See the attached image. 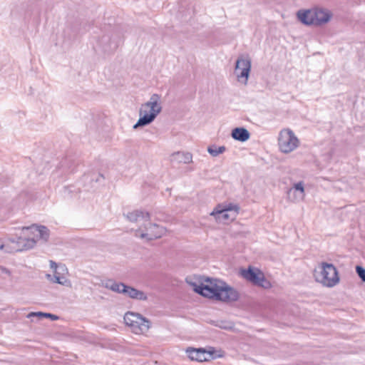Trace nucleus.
Wrapping results in <instances>:
<instances>
[{
	"mask_svg": "<svg viewBox=\"0 0 365 365\" xmlns=\"http://www.w3.org/2000/svg\"><path fill=\"white\" fill-rule=\"evenodd\" d=\"M193 290L198 294L223 302H236L240 298L239 292L225 282L206 277L200 284L191 282Z\"/></svg>",
	"mask_w": 365,
	"mask_h": 365,
	"instance_id": "obj_1",
	"label": "nucleus"
},
{
	"mask_svg": "<svg viewBox=\"0 0 365 365\" xmlns=\"http://www.w3.org/2000/svg\"><path fill=\"white\" fill-rule=\"evenodd\" d=\"M160 96L158 94H153L150 100L142 104L139 110L140 118L133 125V129L144 127L153 123L158 115L161 112Z\"/></svg>",
	"mask_w": 365,
	"mask_h": 365,
	"instance_id": "obj_2",
	"label": "nucleus"
},
{
	"mask_svg": "<svg viewBox=\"0 0 365 365\" xmlns=\"http://www.w3.org/2000/svg\"><path fill=\"white\" fill-rule=\"evenodd\" d=\"M320 271H315L314 277L317 282L327 287H333L339 282L338 271L333 264L322 262Z\"/></svg>",
	"mask_w": 365,
	"mask_h": 365,
	"instance_id": "obj_3",
	"label": "nucleus"
},
{
	"mask_svg": "<svg viewBox=\"0 0 365 365\" xmlns=\"http://www.w3.org/2000/svg\"><path fill=\"white\" fill-rule=\"evenodd\" d=\"M299 145V140L294 133L289 128L283 129L279 132L278 145L283 153H289Z\"/></svg>",
	"mask_w": 365,
	"mask_h": 365,
	"instance_id": "obj_4",
	"label": "nucleus"
},
{
	"mask_svg": "<svg viewBox=\"0 0 365 365\" xmlns=\"http://www.w3.org/2000/svg\"><path fill=\"white\" fill-rule=\"evenodd\" d=\"M125 324L131 327L135 334L147 331L150 327V322L138 313L128 312L124 316Z\"/></svg>",
	"mask_w": 365,
	"mask_h": 365,
	"instance_id": "obj_5",
	"label": "nucleus"
},
{
	"mask_svg": "<svg viewBox=\"0 0 365 365\" xmlns=\"http://www.w3.org/2000/svg\"><path fill=\"white\" fill-rule=\"evenodd\" d=\"M241 275L243 278L255 286L264 289H269L272 287L271 282L265 278L264 273L257 268L249 267L247 269H242Z\"/></svg>",
	"mask_w": 365,
	"mask_h": 365,
	"instance_id": "obj_6",
	"label": "nucleus"
},
{
	"mask_svg": "<svg viewBox=\"0 0 365 365\" xmlns=\"http://www.w3.org/2000/svg\"><path fill=\"white\" fill-rule=\"evenodd\" d=\"M144 230L140 232L141 228L136 230L135 235L140 238H146L148 241L159 238L163 233V228L155 223L146 221Z\"/></svg>",
	"mask_w": 365,
	"mask_h": 365,
	"instance_id": "obj_7",
	"label": "nucleus"
},
{
	"mask_svg": "<svg viewBox=\"0 0 365 365\" xmlns=\"http://www.w3.org/2000/svg\"><path fill=\"white\" fill-rule=\"evenodd\" d=\"M251 70V61L249 58H238L235 63V73L240 82L247 84Z\"/></svg>",
	"mask_w": 365,
	"mask_h": 365,
	"instance_id": "obj_8",
	"label": "nucleus"
},
{
	"mask_svg": "<svg viewBox=\"0 0 365 365\" xmlns=\"http://www.w3.org/2000/svg\"><path fill=\"white\" fill-rule=\"evenodd\" d=\"M313 10L315 26H321L328 23L332 16L331 13L327 9L315 8Z\"/></svg>",
	"mask_w": 365,
	"mask_h": 365,
	"instance_id": "obj_9",
	"label": "nucleus"
},
{
	"mask_svg": "<svg viewBox=\"0 0 365 365\" xmlns=\"http://www.w3.org/2000/svg\"><path fill=\"white\" fill-rule=\"evenodd\" d=\"M187 354L188 357L192 360L199 362H202L207 361V355L210 356L212 354V352L208 351L207 352L204 349L199 348H188L187 349Z\"/></svg>",
	"mask_w": 365,
	"mask_h": 365,
	"instance_id": "obj_10",
	"label": "nucleus"
},
{
	"mask_svg": "<svg viewBox=\"0 0 365 365\" xmlns=\"http://www.w3.org/2000/svg\"><path fill=\"white\" fill-rule=\"evenodd\" d=\"M123 294L134 299L145 301L148 299L147 294L140 290L133 287L125 285L124 289H122Z\"/></svg>",
	"mask_w": 365,
	"mask_h": 365,
	"instance_id": "obj_11",
	"label": "nucleus"
},
{
	"mask_svg": "<svg viewBox=\"0 0 365 365\" xmlns=\"http://www.w3.org/2000/svg\"><path fill=\"white\" fill-rule=\"evenodd\" d=\"M297 17L299 20L304 25H314V10H299L297 11Z\"/></svg>",
	"mask_w": 365,
	"mask_h": 365,
	"instance_id": "obj_12",
	"label": "nucleus"
},
{
	"mask_svg": "<svg viewBox=\"0 0 365 365\" xmlns=\"http://www.w3.org/2000/svg\"><path fill=\"white\" fill-rule=\"evenodd\" d=\"M192 155L188 152L178 151L170 156V161L176 163L187 164L192 162Z\"/></svg>",
	"mask_w": 365,
	"mask_h": 365,
	"instance_id": "obj_13",
	"label": "nucleus"
},
{
	"mask_svg": "<svg viewBox=\"0 0 365 365\" xmlns=\"http://www.w3.org/2000/svg\"><path fill=\"white\" fill-rule=\"evenodd\" d=\"M231 136L235 140L245 142L250 139V133L247 128L237 127L232 129Z\"/></svg>",
	"mask_w": 365,
	"mask_h": 365,
	"instance_id": "obj_14",
	"label": "nucleus"
},
{
	"mask_svg": "<svg viewBox=\"0 0 365 365\" xmlns=\"http://www.w3.org/2000/svg\"><path fill=\"white\" fill-rule=\"evenodd\" d=\"M210 215H212L215 217L216 220L220 222H224L227 220H233L235 219V213L230 214L227 211H222V207H219V205L214 209V210L210 213Z\"/></svg>",
	"mask_w": 365,
	"mask_h": 365,
	"instance_id": "obj_15",
	"label": "nucleus"
},
{
	"mask_svg": "<svg viewBox=\"0 0 365 365\" xmlns=\"http://www.w3.org/2000/svg\"><path fill=\"white\" fill-rule=\"evenodd\" d=\"M126 217L130 222H138L140 220H143L145 222L149 221L150 219L149 212H143L142 210H138L128 212L126 215Z\"/></svg>",
	"mask_w": 365,
	"mask_h": 365,
	"instance_id": "obj_16",
	"label": "nucleus"
},
{
	"mask_svg": "<svg viewBox=\"0 0 365 365\" xmlns=\"http://www.w3.org/2000/svg\"><path fill=\"white\" fill-rule=\"evenodd\" d=\"M26 229H31L37 232L36 237L44 242H47L49 238L50 231L46 226L33 225L30 227H26Z\"/></svg>",
	"mask_w": 365,
	"mask_h": 365,
	"instance_id": "obj_17",
	"label": "nucleus"
},
{
	"mask_svg": "<svg viewBox=\"0 0 365 365\" xmlns=\"http://www.w3.org/2000/svg\"><path fill=\"white\" fill-rule=\"evenodd\" d=\"M110 41L109 36H103L100 41V43L102 45L103 50L106 53H110L115 51L118 45L116 43L110 42L108 45H106L105 43L109 42Z\"/></svg>",
	"mask_w": 365,
	"mask_h": 365,
	"instance_id": "obj_18",
	"label": "nucleus"
},
{
	"mask_svg": "<svg viewBox=\"0 0 365 365\" xmlns=\"http://www.w3.org/2000/svg\"><path fill=\"white\" fill-rule=\"evenodd\" d=\"M125 284L123 282H116L113 280H108L106 284V287L119 294H123L122 289H124Z\"/></svg>",
	"mask_w": 365,
	"mask_h": 365,
	"instance_id": "obj_19",
	"label": "nucleus"
},
{
	"mask_svg": "<svg viewBox=\"0 0 365 365\" xmlns=\"http://www.w3.org/2000/svg\"><path fill=\"white\" fill-rule=\"evenodd\" d=\"M295 192H298L297 197L299 198H302L304 195V185L302 182H299L297 183H295L293 186V187L290 188L288 192L287 195L289 197H291L290 195L292 193H294Z\"/></svg>",
	"mask_w": 365,
	"mask_h": 365,
	"instance_id": "obj_20",
	"label": "nucleus"
},
{
	"mask_svg": "<svg viewBox=\"0 0 365 365\" xmlns=\"http://www.w3.org/2000/svg\"><path fill=\"white\" fill-rule=\"evenodd\" d=\"M219 207L222 208V211H227L230 214H234L235 213V217H237V215L239 213L240 211V207L237 205L229 203L227 205H222L219 204Z\"/></svg>",
	"mask_w": 365,
	"mask_h": 365,
	"instance_id": "obj_21",
	"label": "nucleus"
},
{
	"mask_svg": "<svg viewBox=\"0 0 365 365\" xmlns=\"http://www.w3.org/2000/svg\"><path fill=\"white\" fill-rule=\"evenodd\" d=\"M24 237H19L16 240H11V242L12 243V247L10 250H6V252H22L24 251L25 249L22 247L24 245Z\"/></svg>",
	"mask_w": 365,
	"mask_h": 365,
	"instance_id": "obj_22",
	"label": "nucleus"
},
{
	"mask_svg": "<svg viewBox=\"0 0 365 365\" xmlns=\"http://www.w3.org/2000/svg\"><path fill=\"white\" fill-rule=\"evenodd\" d=\"M33 316H36V317H38L39 318H48L53 321L58 319V317L57 315H55V314H53L51 313L41 312H31L28 315L29 317H33Z\"/></svg>",
	"mask_w": 365,
	"mask_h": 365,
	"instance_id": "obj_23",
	"label": "nucleus"
},
{
	"mask_svg": "<svg viewBox=\"0 0 365 365\" xmlns=\"http://www.w3.org/2000/svg\"><path fill=\"white\" fill-rule=\"evenodd\" d=\"M226 150L225 146L211 145L207 148V152L213 157H216L218 155L223 153Z\"/></svg>",
	"mask_w": 365,
	"mask_h": 365,
	"instance_id": "obj_24",
	"label": "nucleus"
},
{
	"mask_svg": "<svg viewBox=\"0 0 365 365\" xmlns=\"http://www.w3.org/2000/svg\"><path fill=\"white\" fill-rule=\"evenodd\" d=\"M23 242L24 245H22V247L25 249V250L33 248L36 244V241L34 238H24Z\"/></svg>",
	"mask_w": 365,
	"mask_h": 365,
	"instance_id": "obj_25",
	"label": "nucleus"
},
{
	"mask_svg": "<svg viewBox=\"0 0 365 365\" xmlns=\"http://www.w3.org/2000/svg\"><path fill=\"white\" fill-rule=\"evenodd\" d=\"M51 281L55 283H58L64 286H71L70 281L65 277L63 274L61 276H56V280H53V279H51Z\"/></svg>",
	"mask_w": 365,
	"mask_h": 365,
	"instance_id": "obj_26",
	"label": "nucleus"
},
{
	"mask_svg": "<svg viewBox=\"0 0 365 365\" xmlns=\"http://www.w3.org/2000/svg\"><path fill=\"white\" fill-rule=\"evenodd\" d=\"M356 272L361 281L365 282V268H364L362 266L356 265Z\"/></svg>",
	"mask_w": 365,
	"mask_h": 365,
	"instance_id": "obj_27",
	"label": "nucleus"
},
{
	"mask_svg": "<svg viewBox=\"0 0 365 365\" xmlns=\"http://www.w3.org/2000/svg\"><path fill=\"white\" fill-rule=\"evenodd\" d=\"M53 272H54V273H53V276H51V274H46V277H47L48 279H50V280H51V279H53V280H56V276L58 277V276H61V275H62V274H61V272H59V271L58 270V269H56V270H54Z\"/></svg>",
	"mask_w": 365,
	"mask_h": 365,
	"instance_id": "obj_28",
	"label": "nucleus"
},
{
	"mask_svg": "<svg viewBox=\"0 0 365 365\" xmlns=\"http://www.w3.org/2000/svg\"><path fill=\"white\" fill-rule=\"evenodd\" d=\"M58 270L59 272H61V274H64V272H67V268L66 267V266L64 264H60L58 267Z\"/></svg>",
	"mask_w": 365,
	"mask_h": 365,
	"instance_id": "obj_29",
	"label": "nucleus"
},
{
	"mask_svg": "<svg viewBox=\"0 0 365 365\" xmlns=\"http://www.w3.org/2000/svg\"><path fill=\"white\" fill-rule=\"evenodd\" d=\"M59 264H56L55 262L51 260L50 261V267L51 269L54 270L57 269L58 267Z\"/></svg>",
	"mask_w": 365,
	"mask_h": 365,
	"instance_id": "obj_30",
	"label": "nucleus"
},
{
	"mask_svg": "<svg viewBox=\"0 0 365 365\" xmlns=\"http://www.w3.org/2000/svg\"><path fill=\"white\" fill-rule=\"evenodd\" d=\"M101 178L104 179V176L102 174H98V177L96 179V182H99Z\"/></svg>",
	"mask_w": 365,
	"mask_h": 365,
	"instance_id": "obj_31",
	"label": "nucleus"
},
{
	"mask_svg": "<svg viewBox=\"0 0 365 365\" xmlns=\"http://www.w3.org/2000/svg\"><path fill=\"white\" fill-rule=\"evenodd\" d=\"M5 247H6V245H4V244H1V245H0V250H3Z\"/></svg>",
	"mask_w": 365,
	"mask_h": 365,
	"instance_id": "obj_32",
	"label": "nucleus"
},
{
	"mask_svg": "<svg viewBox=\"0 0 365 365\" xmlns=\"http://www.w3.org/2000/svg\"><path fill=\"white\" fill-rule=\"evenodd\" d=\"M221 327L225 329H228V327Z\"/></svg>",
	"mask_w": 365,
	"mask_h": 365,
	"instance_id": "obj_33",
	"label": "nucleus"
}]
</instances>
